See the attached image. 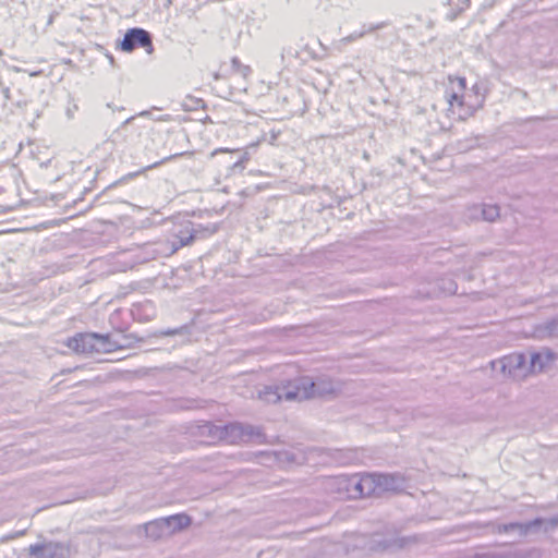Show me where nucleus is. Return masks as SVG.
Wrapping results in <instances>:
<instances>
[{"label": "nucleus", "mask_w": 558, "mask_h": 558, "mask_svg": "<svg viewBox=\"0 0 558 558\" xmlns=\"http://www.w3.org/2000/svg\"><path fill=\"white\" fill-rule=\"evenodd\" d=\"M464 90V77H449V87L445 94V98L448 102V117L456 120H465L476 110V106L470 100L472 96H465Z\"/></svg>", "instance_id": "f257e3e1"}, {"label": "nucleus", "mask_w": 558, "mask_h": 558, "mask_svg": "<svg viewBox=\"0 0 558 558\" xmlns=\"http://www.w3.org/2000/svg\"><path fill=\"white\" fill-rule=\"evenodd\" d=\"M69 349L76 353L110 352L116 348V343L110 341L108 335L99 333H77L66 341Z\"/></svg>", "instance_id": "f03ea898"}, {"label": "nucleus", "mask_w": 558, "mask_h": 558, "mask_svg": "<svg viewBox=\"0 0 558 558\" xmlns=\"http://www.w3.org/2000/svg\"><path fill=\"white\" fill-rule=\"evenodd\" d=\"M204 428L208 429L213 438L223 439L229 442L247 441L253 436H258L259 432L251 425H242L232 423L223 426H215L211 424L205 425Z\"/></svg>", "instance_id": "7ed1b4c3"}, {"label": "nucleus", "mask_w": 558, "mask_h": 558, "mask_svg": "<svg viewBox=\"0 0 558 558\" xmlns=\"http://www.w3.org/2000/svg\"><path fill=\"white\" fill-rule=\"evenodd\" d=\"M490 369H499L504 376L513 380H523L530 375L526 357L523 353H512L490 362Z\"/></svg>", "instance_id": "20e7f679"}, {"label": "nucleus", "mask_w": 558, "mask_h": 558, "mask_svg": "<svg viewBox=\"0 0 558 558\" xmlns=\"http://www.w3.org/2000/svg\"><path fill=\"white\" fill-rule=\"evenodd\" d=\"M28 554L33 558H70V543L46 541L32 544L28 547Z\"/></svg>", "instance_id": "39448f33"}, {"label": "nucleus", "mask_w": 558, "mask_h": 558, "mask_svg": "<svg viewBox=\"0 0 558 558\" xmlns=\"http://www.w3.org/2000/svg\"><path fill=\"white\" fill-rule=\"evenodd\" d=\"M136 48H144L148 53L153 52L151 35L146 29L134 27L124 34L121 49L125 52H131Z\"/></svg>", "instance_id": "423d86ee"}, {"label": "nucleus", "mask_w": 558, "mask_h": 558, "mask_svg": "<svg viewBox=\"0 0 558 558\" xmlns=\"http://www.w3.org/2000/svg\"><path fill=\"white\" fill-rule=\"evenodd\" d=\"M312 377L302 376L281 385L286 401H302L311 398Z\"/></svg>", "instance_id": "0eeeda50"}, {"label": "nucleus", "mask_w": 558, "mask_h": 558, "mask_svg": "<svg viewBox=\"0 0 558 558\" xmlns=\"http://www.w3.org/2000/svg\"><path fill=\"white\" fill-rule=\"evenodd\" d=\"M359 483L360 474L355 473L337 476L331 481L330 486L341 499H359L361 498Z\"/></svg>", "instance_id": "6e6552de"}, {"label": "nucleus", "mask_w": 558, "mask_h": 558, "mask_svg": "<svg viewBox=\"0 0 558 558\" xmlns=\"http://www.w3.org/2000/svg\"><path fill=\"white\" fill-rule=\"evenodd\" d=\"M544 523L542 518H536L529 522H511L508 524H497L494 531L498 533H513L519 537H526L531 534H536L541 531Z\"/></svg>", "instance_id": "1a4fd4ad"}, {"label": "nucleus", "mask_w": 558, "mask_h": 558, "mask_svg": "<svg viewBox=\"0 0 558 558\" xmlns=\"http://www.w3.org/2000/svg\"><path fill=\"white\" fill-rule=\"evenodd\" d=\"M197 231L193 229L191 221L178 226L172 231L173 240L169 242L170 253H175L179 248L189 245L196 238Z\"/></svg>", "instance_id": "9d476101"}, {"label": "nucleus", "mask_w": 558, "mask_h": 558, "mask_svg": "<svg viewBox=\"0 0 558 558\" xmlns=\"http://www.w3.org/2000/svg\"><path fill=\"white\" fill-rule=\"evenodd\" d=\"M190 524L191 518L187 514L179 513L167 518L154 520L153 523L149 525V529L151 530L156 526H161L167 529L168 534H172L177 531H181L184 527H187Z\"/></svg>", "instance_id": "9b49d317"}, {"label": "nucleus", "mask_w": 558, "mask_h": 558, "mask_svg": "<svg viewBox=\"0 0 558 558\" xmlns=\"http://www.w3.org/2000/svg\"><path fill=\"white\" fill-rule=\"evenodd\" d=\"M311 398H326L336 395L339 391V384L327 376L312 378Z\"/></svg>", "instance_id": "f8f14e48"}, {"label": "nucleus", "mask_w": 558, "mask_h": 558, "mask_svg": "<svg viewBox=\"0 0 558 558\" xmlns=\"http://www.w3.org/2000/svg\"><path fill=\"white\" fill-rule=\"evenodd\" d=\"M556 359V354L549 349H543L531 353L527 368L530 374L541 373L546 369Z\"/></svg>", "instance_id": "ddd939ff"}, {"label": "nucleus", "mask_w": 558, "mask_h": 558, "mask_svg": "<svg viewBox=\"0 0 558 558\" xmlns=\"http://www.w3.org/2000/svg\"><path fill=\"white\" fill-rule=\"evenodd\" d=\"M390 23L388 21H383V22H379V23H372V24H364L361 28V31H356V32H353L351 34H349L348 36L341 38L339 41H338V48L341 49L343 46H347L357 39H361L363 38L365 35L367 34H372L376 31H379L381 28H385L389 25Z\"/></svg>", "instance_id": "4468645a"}, {"label": "nucleus", "mask_w": 558, "mask_h": 558, "mask_svg": "<svg viewBox=\"0 0 558 558\" xmlns=\"http://www.w3.org/2000/svg\"><path fill=\"white\" fill-rule=\"evenodd\" d=\"M379 494L384 492H397L404 487V478L399 474L378 473Z\"/></svg>", "instance_id": "2eb2a0df"}, {"label": "nucleus", "mask_w": 558, "mask_h": 558, "mask_svg": "<svg viewBox=\"0 0 558 558\" xmlns=\"http://www.w3.org/2000/svg\"><path fill=\"white\" fill-rule=\"evenodd\" d=\"M378 481V473L360 474L359 494L361 498L373 494L379 495Z\"/></svg>", "instance_id": "dca6fc26"}, {"label": "nucleus", "mask_w": 558, "mask_h": 558, "mask_svg": "<svg viewBox=\"0 0 558 558\" xmlns=\"http://www.w3.org/2000/svg\"><path fill=\"white\" fill-rule=\"evenodd\" d=\"M470 7V0H447L446 2V19L454 21Z\"/></svg>", "instance_id": "f3484780"}, {"label": "nucleus", "mask_w": 558, "mask_h": 558, "mask_svg": "<svg viewBox=\"0 0 558 558\" xmlns=\"http://www.w3.org/2000/svg\"><path fill=\"white\" fill-rule=\"evenodd\" d=\"M132 314L140 320H150L156 315V310L150 301H145L133 306Z\"/></svg>", "instance_id": "a211bd4d"}, {"label": "nucleus", "mask_w": 558, "mask_h": 558, "mask_svg": "<svg viewBox=\"0 0 558 558\" xmlns=\"http://www.w3.org/2000/svg\"><path fill=\"white\" fill-rule=\"evenodd\" d=\"M403 543L400 538H381L379 535H375L372 539L371 549L373 550H389L392 548L402 547Z\"/></svg>", "instance_id": "6ab92c4d"}, {"label": "nucleus", "mask_w": 558, "mask_h": 558, "mask_svg": "<svg viewBox=\"0 0 558 558\" xmlns=\"http://www.w3.org/2000/svg\"><path fill=\"white\" fill-rule=\"evenodd\" d=\"M259 399L267 403H277L283 399L281 386H266L259 391Z\"/></svg>", "instance_id": "aec40b11"}, {"label": "nucleus", "mask_w": 558, "mask_h": 558, "mask_svg": "<svg viewBox=\"0 0 558 558\" xmlns=\"http://www.w3.org/2000/svg\"><path fill=\"white\" fill-rule=\"evenodd\" d=\"M469 217L471 219L487 220L485 205L484 204L472 205L469 208Z\"/></svg>", "instance_id": "412c9836"}, {"label": "nucleus", "mask_w": 558, "mask_h": 558, "mask_svg": "<svg viewBox=\"0 0 558 558\" xmlns=\"http://www.w3.org/2000/svg\"><path fill=\"white\" fill-rule=\"evenodd\" d=\"M153 523V521L148 522L145 524V532H146V535L151 537V538H160L162 537L163 535L168 534L167 533V529L166 527H159V526H156L154 529H149V525Z\"/></svg>", "instance_id": "4be33fe9"}, {"label": "nucleus", "mask_w": 558, "mask_h": 558, "mask_svg": "<svg viewBox=\"0 0 558 558\" xmlns=\"http://www.w3.org/2000/svg\"><path fill=\"white\" fill-rule=\"evenodd\" d=\"M543 328L547 336L558 337V319L546 322Z\"/></svg>", "instance_id": "5701e85b"}, {"label": "nucleus", "mask_w": 558, "mask_h": 558, "mask_svg": "<svg viewBox=\"0 0 558 558\" xmlns=\"http://www.w3.org/2000/svg\"><path fill=\"white\" fill-rule=\"evenodd\" d=\"M228 168L230 173L243 172V170L245 169L244 159H239L234 162L228 161Z\"/></svg>", "instance_id": "b1692460"}, {"label": "nucleus", "mask_w": 558, "mask_h": 558, "mask_svg": "<svg viewBox=\"0 0 558 558\" xmlns=\"http://www.w3.org/2000/svg\"><path fill=\"white\" fill-rule=\"evenodd\" d=\"M232 65L233 68H238L240 72L245 76L250 72L248 66H242L236 58L232 59Z\"/></svg>", "instance_id": "393cba45"}, {"label": "nucleus", "mask_w": 558, "mask_h": 558, "mask_svg": "<svg viewBox=\"0 0 558 558\" xmlns=\"http://www.w3.org/2000/svg\"><path fill=\"white\" fill-rule=\"evenodd\" d=\"M184 329V327H181V328H173V329H166V330H162L160 331V335L161 336H174V335H180L182 332V330Z\"/></svg>", "instance_id": "a878e982"}, {"label": "nucleus", "mask_w": 558, "mask_h": 558, "mask_svg": "<svg viewBox=\"0 0 558 558\" xmlns=\"http://www.w3.org/2000/svg\"><path fill=\"white\" fill-rule=\"evenodd\" d=\"M77 109L78 108H77L76 104H72V105L68 106V108L65 110V114H66L68 119H73Z\"/></svg>", "instance_id": "bb28decb"}, {"label": "nucleus", "mask_w": 558, "mask_h": 558, "mask_svg": "<svg viewBox=\"0 0 558 558\" xmlns=\"http://www.w3.org/2000/svg\"><path fill=\"white\" fill-rule=\"evenodd\" d=\"M233 151H238V150L236 149L235 150H231L229 148H218V149L213 150L210 153L209 157L214 158L218 154H229V153H233Z\"/></svg>", "instance_id": "cd10ccee"}, {"label": "nucleus", "mask_w": 558, "mask_h": 558, "mask_svg": "<svg viewBox=\"0 0 558 558\" xmlns=\"http://www.w3.org/2000/svg\"><path fill=\"white\" fill-rule=\"evenodd\" d=\"M489 217H490V221H493L495 219V217H499V208L497 206H492L490 205Z\"/></svg>", "instance_id": "c85d7f7f"}, {"label": "nucleus", "mask_w": 558, "mask_h": 558, "mask_svg": "<svg viewBox=\"0 0 558 558\" xmlns=\"http://www.w3.org/2000/svg\"><path fill=\"white\" fill-rule=\"evenodd\" d=\"M2 94H3L4 98L9 100V99L11 98V90H10V87H7V86H5V87H3V88H2Z\"/></svg>", "instance_id": "c756f323"}, {"label": "nucleus", "mask_w": 558, "mask_h": 558, "mask_svg": "<svg viewBox=\"0 0 558 558\" xmlns=\"http://www.w3.org/2000/svg\"><path fill=\"white\" fill-rule=\"evenodd\" d=\"M240 159H244V165H245L246 161L248 160V154L244 153L243 156Z\"/></svg>", "instance_id": "7c9ffc66"}, {"label": "nucleus", "mask_w": 558, "mask_h": 558, "mask_svg": "<svg viewBox=\"0 0 558 558\" xmlns=\"http://www.w3.org/2000/svg\"><path fill=\"white\" fill-rule=\"evenodd\" d=\"M553 525H558V515L550 520Z\"/></svg>", "instance_id": "2f4dec72"}, {"label": "nucleus", "mask_w": 558, "mask_h": 558, "mask_svg": "<svg viewBox=\"0 0 558 558\" xmlns=\"http://www.w3.org/2000/svg\"><path fill=\"white\" fill-rule=\"evenodd\" d=\"M154 119L157 121H166V120H169V116H167V118L158 117V118H154Z\"/></svg>", "instance_id": "473e14b6"}, {"label": "nucleus", "mask_w": 558, "mask_h": 558, "mask_svg": "<svg viewBox=\"0 0 558 558\" xmlns=\"http://www.w3.org/2000/svg\"><path fill=\"white\" fill-rule=\"evenodd\" d=\"M148 114H150V112H149V111H142V112L140 113V116H142V117H144V116H148Z\"/></svg>", "instance_id": "72a5a7b5"}, {"label": "nucleus", "mask_w": 558, "mask_h": 558, "mask_svg": "<svg viewBox=\"0 0 558 558\" xmlns=\"http://www.w3.org/2000/svg\"><path fill=\"white\" fill-rule=\"evenodd\" d=\"M133 119H134V117H131V118L126 119L125 120V124L130 123Z\"/></svg>", "instance_id": "f704fd0d"}, {"label": "nucleus", "mask_w": 558, "mask_h": 558, "mask_svg": "<svg viewBox=\"0 0 558 558\" xmlns=\"http://www.w3.org/2000/svg\"><path fill=\"white\" fill-rule=\"evenodd\" d=\"M216 232V228H211L210 233Z\"/></svg>", "instance_id": "c9c22d12"}]
</instances>
